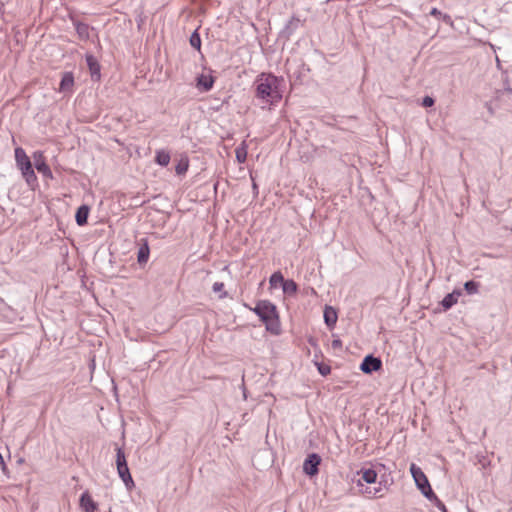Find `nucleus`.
<instances>
[{"label": "nucleus", "mask_w": 512, "mask_h": 512, "mask_svg": "<svg viewBox=\"0 0 512 512\" xmlns=\"http://www.w3.org/2000/svg\"><path fill=\"white\" fill-rule=\"evenodd\" d=\"M299 19L292 17L285 27L281 31V35L284 36L286 39H289L290 36L294 33V31L298 28L299 25Z\"/></svg>", "instance_id": "17"}, {"label": "nucleus", "mask_w": 512, "mask_h": 512, "mask_svg": "<svg viewBox=\"0 0 512 512\" xmlns=\"http://www.w3.org/2000/svg\"><path fill=\"white\" fill-rule=\"evenodd\" d=\"M316 364H317L318 371L322 376H327L328 374H330L331 368L329 365L324 364V363H316Z\"/></svg>", "instance_id": "28"}, {"label": "nucleus", "mask_w": 512, "mask_h": 512, "mask_svg": "<svg viewBox=\"0 0 512 512\" xmlns=\"http://www.w3.org/2000/svg\"><path fill=\"white\" fill-rule=\"evenodd\" d=\"M257 189H258V187H257L256 183H255V182H253V190H254V191H257Z\"/></svg>", "instance_id": "39"}, {"label": "nucleus", "mask_w": 512, "mask_h": 512, "mask_svg": "<svg viewBox=\"0 0 512 512\" xmlns=\"http://www.w3.org/2000/svg\"><path fill=\"white\" fill-rule=\"evenodd\" d=\"M15 160L26 183L29 186H34L37 183V176L34 172L30 158L27 156L23 148L17 147L15 149Z\"/></svg>", "instance_id": "3"}, {"label": "nucleus", "mask_w": 512, "mask_h": 512, "mask_svg": "<svg viewBox=\"0 0 512 512\" xmlns=\"http://www.w3.org/2000/svg\"><path fill=\"white\" fill-rule=\"evenodd\" d=\"M384 490H387L386 481L384 484L383 481H380L376 487H365L359 491L361 494L367 495L368 497H375L377 495L382 496Z\"/></svg>", "instance_id": "15"}, {"label": "nucleus", "mask_w": 512, "mask_h": 512, "mask_svg": "<svg viewBox=\"0 0 512 512\" xmlns=\"http://www.w3.org/2000/svg\"><path fill=\"white\" fill-rule=\"evenodd\" d=\"M282 289L285 294L294 295L298 291V285L294 280L286 279L282 284Z\"/></svg>", "instance_id": "22"}, {"label": "nucleus", "mask_w": 512, "mask_h": 512, "mask_svg": "<svg viewBox=\"0 0 512 512\" xmlns=\"http://www.w3.org/2000/svg\"><path fill=\"white\" fill-rule=\"evenodd\" d=\"M224 289V284L222 282H215L212 286V290L215 292V293H219V292H222Z\"/></svg>", "instance_id": "32"}, {"label": "nucleus", "mask_w": 512, "mask_h": 512, "mask_svg": "<svg viewBox=\"0 0 512 512\" xmlns=\"http://www.w3.org/2000/svg\"><path fill=\"white\" fill-rule=\"evenodd\" d=\"M308 343H309L311 346H316V345H317V341H316V339H315V338H313V337H310V338L308 339Z\"/></svg>", "instance_id": "38"}, {"label": "nucleus", "mask_w": 512, "mask_h": 512, "mask_svg": "<svg viewBox=\"0 0 512 512\" xmlns=\"http://www.w3.org/2000/svg\"><path fill=\"white\" fill-rule=\"evenodd\" d=\"M116 467L118 475L124 482L125 486L128 489L134 486V481L127 464L126 455L121 447H116Z\"/></svg>", "instance_id": "4"}, {"label": "nucleus", "mask_w": 512, "mask_h": 512, "mask_svg": "<svg viewBox=\"0 0 512 512\" xmlns=\"http://www.w3.org/2000/svg\"><path fill=\"white\" fill-rule=\"evenodd\" d=\"M337 312L331 306H326L324 309V321L326 325L330 328L334 327L337 322Z\"/></svg>", "instance_id": "16"}, {"label": "nucleus", "mask_w": 512, "mask_h": 512, "mask_svg": "<svg viewBox=\"0 0 512 512\" xmlns=\"http://www.w3.org/2000/svg\"><path fill=\"white\" fill-rule=\"evenodd\" d=\"M430 15L435 16V17H440V16H442V12L440 10H438L437 8H432L430 11Z\"/></svg>", "instance_id": "36"}, {"label": "nucleus", "mask_w": 512, "mask_h": 512, "mask_svg": "<svg viewBox=\"0 0 512 512\" xmlns=\"http://www.w3.org/2000/svg\"><path fill=\"white\" fill-rule=\"evenodd\" d=\"M480 284L474 280H469L464 283V289L468 294H476Z\"/></svg>", "instance_id": "24"}, {"label": "nucleus", "mask_w": 512, "mask_h": 512, "mask_svg": "<svg viewBox=\"0 0 512 512\" xmlns=\"http://www.w3.org/2000/svg\"><path fill=\"white\" fill-rule=\"evenodd\" d=\"M34 160H35V168L39 173L43 174V176H45L47 178L53 177L51 169L45 162L42 152H40V151L35 152Z\"/></svg>", "instance_id": "8"}, {"label": "nucleus", "mask_w": 512, "mask_h": 512, "mask_svg": "<svg viewBox=\"0 0 512 512\" xmlns=\"http://www.w3.org/2000/svg\"><path fill=\"white\" fill-rule=\"evenodd\" d=\"M433 504L439 509V510H445L444 503L438 498L436 499Z\"/></svg>", "instance_id": "35"}, {"label": "nucleus", "mask_w": 512, "mask_h": 512, "mask_svg": "<svg viewBox=\"0 0 512 512\" xmlns=\"http://www.w3.org/2000/svg\"><path fill=\"white\" fill-rule=\"evenodd\" d=\"M285 280L286 279H284L282 273L280 271H277L271 275V277L269 279V283H270L271 287H276L278 283H280L282 285Z\"/></svg>", "instance_id": "26"}, {"label": "nucleus", "mask_w": 512, "mask_h": 512, "mask_svg": "<svg viewBox=\"0 0 512 512\" xmlns=\"http://www.w3.org/2000/svg\"><path fill=\"white\" fill-rule=\"evenodd\" d=\"M253 312L265 324L266 330L278 335L280 333V320L276 306L269 300H259Z\"/></svg>", "instance_id": "2"}, {"label": "nucleus", "mask_w": 512, "mask_h": 512, "mask_svg": "<svg viewBox=\"0 0 512 512\" xmlns=\"http://www.w3.org/2000/svg\"><path fill=\"white\" fill-rule=\"evenodd\" d=\"M189 42H190V45L193 48H195L196 50L200 51V49H201V38H200V34L198 33L197 30H195L191 34Z\"/></svg>", "instance_id": "25"}, {"label": "nucleus", "mask_w": 512, "mask_h": 512, "mask_svg": "<svg viewBox=\"0 0 512 512\" xmlns=\"http://www.w3.org/2000/svg\"><path fill=\"white\" fill-rule=\"evenodd\" d=\"M331 346L333 349H340L342 347V341L340 339H334Z\"/></svg>", "instance_id": "33"}, {"label": "nucleus", "mask_w": 512, "mask_h": 512, "mask_svg": "<svg viewBox=\"0 0 512 512\" xmlns=\"http://www.w3.org/2000/svg\"><path fill=\"white\" fill-rule=\"evenodd\" d=\"M235 156L238 163H245L247 159V145L245 141H243L241 145L236 148Z\"/></svg>", "instance_id": "23"}, {"label": "nucleus", "mask_w": 512, "mask_h": 512, "mask_svg": "<svg viewBox=\"0 0 512 512\" xmlns=\"http://www.w3.org/2000/svg\"><path fill=\"white\" fill-rule=\"evenodd\" d=\"M358 475H361V478L357 481V486L360 487V489H364L366 487L363 482L367 484H374L377 480V473L372 468L362 469L358 472Z\"/></svg>", "instance_id": "7"}, {"label": "nucleus", "mask_w": 512, "mask_h": 512, "mask_svg": "<svg viewBox=\"0 0 512 512\" xmlns=\"http://www.w3.org/2000/svg\"><path fill=\"white\" fill-rule=\"evenodd\" d=\"M215 78L211 75L200 74L196 78V87L202 92H208L212 89Z\"/></svg>", "instance_id": "10"}, {"label": "nucleus", "mask_w": 512, "mask_h": 512, "mask_svg": "<svg viewBox=\"0 0 512 512\" xmlns=\"http://www.w3.org/2000/svg\"><path fill=\"white\" fill-rule=\"evenodd\" d=\"M226 296H227V293H226V292H224L223 294H221V295H220V298H224V297H226Z\"/></svg>", "instance_id": "41"}, {"label": "nucleus", "mask_w": 512, "mask_h": 512, "mask_svg": "<svg viewBox=\"0 0 512 512\" xmlns=\"http://www.w3.org/2000/svg\"><path fill=\"white\" fill-rule=\"evenodd\" d=\"M0 466H1V469L3 471L4 474H7L8 473V469H7V466L5 464V461L3 459V456L0 454Z\"/></svg>", "instance_id": "34"}, {"label": "nucleus", "mask_w": 512, "mask_h": 512, "mask_svg": "<svg viewBox=\"0 0 512 512\" xmlns=\"http://www.w3.org/2000/svg\"><path fill=\"white\" fill-rule=\"evenodd\" d=\"M505 91H507L508 93H512V89L511 88H505Z\"/></svg>", "instance_id": "40"}, {"label": "nucleus", "mask_w": 512, "mask_h": 512, "mask_svg": "<svg viewBox=\"0 0 512 512\" xmlns=\"http://www.w3.org/2000/svg\"><path fill=\"white\" fill-rule=\"evenodd\" d=\"M256 97L269 104H275L281 100L282 95L278 90V78L273 74H261L255 81Z\"/></svg>", "instance_id": "1"}, {"label": "nucleus", "mask_w": 512, "mask_h": 512, "mask_svg": "<svg viewBox=\"0 0 512 512\" xmlns=\"http://www.w3.org/2000/svg\"><path fill=\"white\" fill-rule=\"evenodd\" d=\"M423 496L425 498H427L429 501H431L432 503L438 499L437 495L434 493L433 489L430 487L428 488L426 491H424L423 493Z\"/></svg>", "instance_id": "30"}, {"label": "nucleus", "mask_w": 512, "mask_h": 512, "mask_svg": "<svg viewBox=\"0 0 512 512\" xmlns=\"http://www.w3.org/2000/svg\"><path fill=\"white\" fill-rule=\"evenodd\" d=\"M155 162L162 167H166L170 162L169 152L165 150L157 151L155 156Z\"/></svg>", "instance_id": "20"}, {"label": "nucleus", "mask_w": 512, "mask_h": 512, "mask_svg": "<svg viewBox=\"0 0 512 512\" xmlns=\"http://www.w3.org/2000/svg\"><path fill=\"white\" fill-rule=\"evenodd\" d=\"M189 167V161L187 158L181 159L175 167V171L178 175L185 174Z\"/></svg>", "instance_id": "27"}, {"label": "nucleus", "mask_w": 512, "mask_h": 512, "mask_svg": "<svg viewBox=\"0 0 512 512\" xmlns=\"http://www.w3.org/2000/svg\"><path fill=\"white\" fill-rule=\"evenodd\" d=\"M90 212V207L88 205H81L78 207L76 214H75V221L77 225L84 226L88 222V216Z\"/></svg>", "instance_id": "14"}, {"label": "nucleus", "mask_w": 512, "mask_h": 512, "mask_svg": "<svg viewBox=\"0 0 512 512\" xmlns=\"http://www.w3.org/2000/svg\"><path fill=\"white\" fill-rule=\"evenodd\" d=\"M150 255V248L147 239H141L140 247L137 253V261L140 265L147 263Z\"/></svg>", "instance_id": "13"}, {"label": "nucleus", "mask_w": 512, "mask_h": 512, "mask_svg": "<svg viewBox=\"0 0 512 512\" xmlns=\"http://www.w3.org/2000/svg\"><path fill=\"white\" fill-rule=\"evenodd\" d=\"M435 103V100L434 98L430 97V96H425L423 99H422V106L424 107H432Z\"/></svg>", "instance_id": "31"}, {"label": "nucleus", "mask_w": 512, "mask_h": 512, "mask_svg": "<svg viewBox=\"0 0 512 512\" xmlns=\"http://www.w3.org/2000/svg\"><path fill=\"white\" fill-rule=\"evenodd\" d=\"M321 457L317 453H311L307 456L303 463V471L306 475L313 477L319 473V465Z\"/></svg>", "instance_id": "5"}, {"label": "nucleus", "mask_w": 512, "mask_h": 512, "mask_svg": "<svg viewBox=\"0 0 512 512\" xmlns=\"http://www.w3.org/2000/svg\"><path fill=\"white\" fill-rule=\"evenodd\" d=\"M442 19L446 23H451V17L448 14H442Z\"/></svg>", "instance_id": "37"}, {"label": "nucleus", "mask_w": 512, "mask_h": 512, "mask_svg": "<svg viewBox=\"0 0 512 512\" xmlns=\"http://www.w3.org/2000/svg\"><path fill=\"white\" fill-rule=\"evenodd\" d=\"M74 25L79 38L81 40H88L90 37L89 26L79 21L75 22Z\"/></svg>", "instance_id": "19"}, {"label": "nucleus", "mask_w": 512, "mask_h": 512, "mask_svg": "<svg viewBox=\"0 0 512 512\" xmlns=\"http://www.w3.org/2000/svg\"><path fill=\"white\" fill-rule=\"evenodd\" d=\"M86 64L89 68L91 78L93 80H99L100 79V64L96 57H94L92 54H86L85 56Z\"/></svg>", "instance_id": "9"}, {"label": "nucleus", "mask_w": 512, "mask_h": 512, "mask_svg": "<svg viewBox=\"0 0 512 512\" xmlns=\"http://www.w3.org/2000/svg\"><path fill=\"white\" fill-rule=\"evenodd\" d=\"M415 484L416 487L421 491V493H423L424 491L431 487L428 478L424 479V481H419Z\"/></svg>", "instance_id": "29"}, {"label": "nucleus", "mask_w": 512, "mask_h": 512, "mask_svg": "<svg viewBox=\"0 0 512 512\" xmlns=\"http://www.w3.org/2000/svg\"><path fill=\"white\" fill-rule=\"evenodd\" d=\"M80 506L84 512H95L98 508L97 503L92 499L89 492H84L80 496Z\"/></svg>", "instance_id": "11"}, {"label": "nucleus", "mask_w": 512, "mask_h": 512, "mask_svg": "<svg viewBox=\"0 0 512 512\" xmlns=\"http://www.w3.org/2000/svg\"><path fill=\"white\" fill-rule=\"evenodd\" d=\"M74 85V76L71 72H65L60 81V91L67 92L72 89Z\"/></svg>", "instance_id": "18"}, {"label": "nucleus", "mask_w": 512, "mask_h": 512, "mask_svg": "<svg viewBox=\"0 0 512 512\" xmlns=\"http://www.w3.org/2000/svg\"><path fill=\"white\" fill-rule=\"evenodd\" d=\"M382 368V361L379 357L372 354L366 355L360 364V370L364 374H372Z\"/></svg>", "instance_id": "6"}, {"label": "nucleus", "mask_w": 512, "mask_h": 512, "mask_svg": "<svg viewBox=\"0 0 512 512\" xmlns=\"http://www.w3.org/2000/svg\"><path fill=\"white\" fill-rule=\"evenodd\" d=\"M462 291L459 289L453 290V292L448 293L443 300L441 301V305L444 311L450 309L453 305H455L458 301L459 296H461Z\"/></svg>", "instance_id": "12"}, {"label": "nucleus", "mask_w": 512, "mask_h": 512, "mask_svg": "<svg viewBox=\"0 0 512 512\" xmlns=\"http://www.w3.org/2000/svg\"><path fill=\"white\" fill-rule=\"evenodd\" d=\"M442 512H448L447 508L445 507V510H441Z\"/></svg>", "instance_id": "42"}, {"label": "nucleus", "mask_w": 512, "mask_h": 512, "mask_svg": "<svg viewBox=\"0 0 512 512\" xmlns=\"http://www.w3.org/2000/svg\"><path fill=\"white\" fill-rule=\"evenodd\" d=\"M410 473L415 483L419 481H424V479L427 478L422 469L414 463L410 465Z\"/></svg>", "instance_id": "21"}]
</instances>
